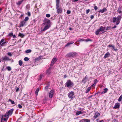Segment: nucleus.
Returning a JSON list of instances; mask_svg holds the SVG:
<instances>
[{
	"mask_svg": "<svg viewBox=\"0 0 122 122\" xmlns=\"http://www.w3.org/2000/svg\"><path fill=\"white\" fill-rule=\"evenodd\" d=\"M16 37L15 36V35H14L13 36V38H15V37Z\"/></svg>",
	"mask_w": 122,
	"mask_h": 122,
	"instance_id": "nucleus-63",
	"label": "nucleus"
},
{
	"mask_svg": "<svg viewBox=\"0 0 122 122\" xmlns=\"http://www.w3.org/2000/svg\"><path fill=\"white\" fill-rule=\"evenodd\" d=\"M18 107L20 109L21 108H22V106L20 104H19L18 105Z\"/></svg>",
	"mask_w": 122,
	"mask_h": 122,
	"instance_id": "nucleus-43",
	"label": "nucleus"
},
{
	"mask_svg": "<svg viewBox=\"0 0 122 122\" xmlns=\"http://www.w3.org/2000/svg\"><path fill=\"white\" fill-rule=\"evenodd\" d=\"M8 119H7V118H3V119L4 120V121H7V120Z\"/></svg>",
	"mask_w": 122,
	"mask_h": 122,
	"instance_id": "nucleus-55",
	"label": "nucleus"
},
{
	"mask_svg": "<svg viewBox=\"0 0 122 122\" xmlns=\"http://www.w3.org/2000/svg\"><path fill=\"white\" fill-rule=\"evenodd\" d=\"M74 1H73L74 2H76L78 0H73Z\"/></svg>",
	"mask_w": 122,
	"mask_h": 122,
	"instance_id": "nucleus-62",
	"label": "nucleus"
},
{
	"mask_svg": "<svg viewBox=\"0 0 122 122\" xmlns=\"http://www.w3.org/2000/svg\"><path fill=\"white\" fill-rule=\"evenodd\" d=\"M94 83H96L97 82V79H95L94 81Z\"/></svg>",
	"mask_w": 122,
	"mask_h": 122,
	"instance_id": "nucleus-51",
	"label": "nucleus"
},
{
	"mask_svg": "<svg viewBox=\"0 0 122 122\" xmlns=\"http://www.w3.org/2000/svg\"><path fill=\"white\" fill-rule=\"evenodd\" d=\"M110 54L108 52H107L105 55L104 58H105L107 57H108L110 56Z\"/></svg>",
	"mask_w": 122,
	"mask_h": 122,
	"instance_id": "nucleus-16",
	"label": "nucleus"
},
{
	"mask_svg": "<svg viewBox=\"0 0 122 122\" xmlns=\"http://www.w3.org/2000/svg\"><path fill=\"white\" fill-rule=\"evenodd\" d=\"M39 88H38L36 91L35 94L36 96H37L38 95V93L39 91Z\"/></svg>",
	"mask_w": 122,
	"mask_h": 122,
	"instance_id": "nucleus-25",
	"label": "nucleus"
},
{
	"mask_svg": "<svg viewBox=\"0 0 122 122\" xmlns=\"http://www.w3.org/2000/svg\"><path fill=\"white\" fill-rule=\"evenodd\" d=\"M54 93V91L53 90H51L49 94V97L50 98H52L53 96Z\"/></svg>",
	"mask_w": 122,
	"mask_h": 122,
	"instance_id": "nucleus-8",
	"label": "nucleus"
},
{
	"mask_svg": "<svg viewBox=\"0 0 122 122\" xmlns=\"http://www.w3.org/2000/svg\"><path fill=\"white\" fill-rule=\"evenodd\" d=\"M23 0H22L20 1H19L16 3L17 5H19L21 4L23 2Z\"/></svg>",
	"mask_w": 122,
	"mask_h": 122,
	"instance_id": "nucleus-22",
	"label": "nucleus"
},
{
	"mask_svg": "<svg viewBox=\"0 0 122 122\" xmlns=\"http://www.w3.org/2000/svg\"><path fill=\"white\" fill-rule=\"evenodd\" d=\"M40 59V58L39 57H38L36 58L35 59V60L36 61H39V60Z\"/></svg>",
	"mask_w": 122,
	"mask_h": 122,
	"instance_id": "nucleus-46",
	"label": "nucleus"
},
{
	"mask_svg": "<svg viewBox=\"0 0 122 122\" xmlns=\"http://www.w3.org/2000/svg\"><path fill=\"white\" fill-rule=\"evenodd\" d=\"M27 15L29 16H30L31 15V14H30V13L29 12H27Z\"/></svg>",
	"mask_w": 122,
	"mask_h": 122,
	"instance_id": "nucleus-49",
	"label": "nucleus"
},
{
	"mask_svg": "<svg viewBox=\"0 0 122 122\" xmlns=\"http://www.w3.org/2000/svg\"><path fill=\"white\" fill-rule=\"evenodd\" d=\"M67 77V76L66 75H65L64 76V78H66Z\"/></svg>",
	"mask_w": 122,
	"mask_h": 122,
	"instance_id": "nucleus-57",
	"label": "nucleus"
},
{
	"mask_svg": "<svg viewBox=\"0 0 122 122\" xmlns=\"http://www.w3.org/2000/svg\"><path fill=\"white\" fill-rule=\"evenodd\" d=\"M90 10L89 9L86 10V14H88L90 12Z\"/></svg>",
	"mask_w": 122,
	"mask_h": 122,
	"instance_id": "nucleus-48",
	"label": "nucleus"
},
{
	"mask_svg": "<svg viewBox=\"0 0 122 122\" xmlns=\"http://www.w3.org/2000/svg\"><path fill=\"white\" fill-rule=\"evenodd\" d=\"M99 29L101 31H104L105 30V27L101 26L100 27Z\"/></svg>",
	"mask_w": 122,
	"mask_h": 122,
	"instance_id": "nucleus-17",
	"label": "nucleus"
},
{
	"mask_svg": "<svg viewBox=\"0 0 122 122\" xmlns=\"http://www.w3.org/2000/svg\"><path fill=\"white\" fill-rule=\"evenodd\" d=\"M104 122V121H103V120H101L99 122Z\"/></svg>",
	"mask_w": 122,
	"mask_h": 122,
	"instance_id": "nucleus-60",
	"label": "nucleus"
},
{
	"mask_svg": "<svg viewBox=\"0 0 122 122\" xmlns=\"http://www.w3.org/2000/svg\"><path fill=\"white\" fill-rule=\"evenodd\" d=\"M7 54L9 56H12V54L10 52H9L8 53H7Z\"/></svg>",
	"mask_w": 122,
	"mask_h": 122,
	"instance_id": "nucleus-39",
	"label": "nucleus"
},
{
	"mask_svg": "<svg viewBox=\"0 0 122 122\" xmlns=\"http://www.w3.org/2000/svg\"><path fill=\"white\" fill-rule=\"evenodd\" d=\"M94 17V16L93 15H91V19H92Z\"/></svg>",
	"mask_w": 122,
	"mask_h": 122,
	"instance_id": "nucleus-53",
	"label": "nucleus"
},
{
	"mask_svg": "<svg viewBox=\"0 0 122 122\" xmlns=\"http://www.w3.org/2000/svg\"><path fill=\"white\" fill-rule=\"evenodd\" d=\"M111 27L110 26H107L106 29V30H110V29H111Z\"/></svg>",
	"mask_w": 122,
	"mask_h": 122,
	"instance_id": "nucleus-36",
	"label": "nucleus"
},
{
	"mask_svg": "<svg viewBox=\"0 0 122 122\" xmlns=\"http://www.w3.org/2000/svg\"><path fill=\"white\" fill-rule=\"evenodd\" d=\"M74 43L73 41L67 43L66 45L65 46H69L70 45L73 44Z\"/></svg>",
	"mask_w": 122,
	"mask_h": 122,
	"instance_id": "nucleus-20",
	"label": "nucleus"
},
{
	"mask_svg": "<svg viewBox=\"0 0 122 122\" xmlns=\"http://www.w3.org/2000/svg\"><path fill=\"white\" fill-rule=\"evenodd\" d=\"M108 47H112L113 48L114 50L115 51H117L118 50L117 49L115 48L114 46H112V45H108Z\"/></svg>",
	"mask_w": 122,
	"mask_h": 122,
	"instance_id": "nucleus-14",
	"label": "nucleus"
},
{
	"mask_svg": "<svg viewBox=\"0 0 122 122\" xmlns=\"http://www.w3.org/2000/svg\"><path fill=\"white\" fill-rule=\"evenodd\" d=\"M56 6V12L58 14H61L62 12V8L60 7V5Z\"/></svg>",
	"mask_w": 122,
	"mask_h": 122,
	"instance_id": "nucleus-4",
	"label": "nucleus"
},
{
	"mask_svg": "<svg viewBox=\"0 0 122 122\" xmlns=\"http://www.w3.org/2000/svg\"><path fill=\"white\" fill-rule=\"evenodd\" d=\"M73 85V82L70 80H68L65 84V87H71Z\"/></svg>",
	"mask_w": 122,
	"mask_h": 122,
	"instance_id": "nucleus-2",
	"label": "nucleus"
},
{
	"mask_svg": "<svg viewBox=\"0 0 122 122\" xmlns=\"http://www.w3.org/2000/svg\"><path fill=\"white\" fill-rule=\"evenodd\" d=\"M9 116L8 115V114H5L4 115V117H6V118H7V119H8L9 118Z\"/></svg>",
	"mask_w": 122,
	"mask_h": 122,
	"instance_id": "nucleus-40",
	"label": "nucleus"
},
{
	"mask_svg": "<svg viewBox=\"0 0 122 122\" xmlns=\"http://www.w3.org/2000/svg\"><path fill=\"white\" fill-rule=\"evenodd\" d=\"M82 113V112L81 111H78L77 112L76 114V115H78L79 114H81Z\"/></svg>",
	"mask_w": 122,
	"mask_h": 122,
	"instance_id": "nucleus-30",
	"label": "nucleus"
},
{
	"mask_svg": "<svg viewBox=\"0 0 122 122\" xmlns=\"http://www.w3.org/2000/svg\"><path fill=\"white\" fill-rule=\"evenodd\" d=\"M91 89V88L90 87H88V88L86 89V93H88L90 91V90Z\"/></svg>",
	"mask_w": 122,
	"mask_h": 122,
	"instance_id": "nucleus-26",
	"label": "nucleus"
},
{
	"mask_svg": "<svg viewBox=\"0 0 122 122\" xmlns=\"http://www.w3.org/2000/svg\"><path fill=\"white\" fill-rule=\"evenodd\" d=\"M19 88H17L16 89V92H18L19 90Z\"/></svg>",
	"mask_w": 122,
	"mask_h": 122,
	"instance_id": "nucleus-56",
	"label": "nucleus"
},
{
	"mask_svg": "<svg viewBox=\"0 0 122 122\" xmlns=\"http://www.w3.org/2000/svg\"><path fill=\"white\" fill-rule=\"evenodd\" d=\"M122 18L121 16V15H118L117 17H113L112 22L113 23H116V25H118L119 24Z\"/></svg>",
	"mask_w": 122,
	"mask_h": 122,
	"instance_id": "nucleus-1",
	"label": "nucleus"
},
{
	"mask_svg": "<svg viewBox=\"0 0 122 122\" xmlns=\"http://www.w3.org/2000/svg\"><path fill=\"white\" fill-rule=\"evenodd\" d=\"M16 122H21L20 121H19L18 120H17Z\"/></svg>",
	"mask_w": 122,
	"mask_h": 122,
	"instance_id": "nucleus-64",
	"label": "nucleus"
},
{
	"mask_svg": "<svg viewBox=\"0 0 122 122\" xmlns=\"http://www.w3.org/2000/svg\"><path fill=\"white\" fill-rule=\"evenodd\" d=\"M19 36L21 37H22L24 36V35L23 34L20 33L19 34Z\"/></svg>",
	"mask_w": 122,
	"mask_h": 122,
	"instance_id": "nucleus-28",
	"label": "nucleus"
},
{
	"mask_svg": "<svg viewBox=\"0 0 122 122\" xmlns=\"http://www.w3.org/2000/svg\"><path fill=\"white\" fill-rule=\"evenodd\" d=\"M8 101L9 102H11V104H15V102H14V101H13L11 100L10 99H9Z\"/></svg>",
	"mask_w": 122,
	"mask_h": 122,
	"instance_id": "nucleus-27",
	"label": "nucleus"
},
{
	"mask_svg": "<svg viewBox=\"0 0 122 122\" xmlns=\"http://www.w3.org/2000/svg\"><path fill=\"white\" fill-rule=\"evenodd\" d=\"M95 85L96 84H94L92 85V86H95Z\"/></svg>",
	"mask_w": 122,
	"mask_h": 122,
	"instance_id": "nucleus-61",
	"label": "nucleus"
},
{
	"mask_svg": "<svg viewBox=\"0 0 122 122\" xmlns=\"http://www.w3.org/2000/svg\"><path fill=\"white\" fill-rule=\"evenodd\" d=\"M7 68L8 71H10L11 70V68L10 67L8 66L7 67Z\"/></svg>",
	"mask_w": 122,
	"mask_h": 122,
	"instance_id": "nucleus-35",
	"label": "nucleus"
},
{
	"mask_svg": "<svg viewBox=\"0 0 122 122\" xmlns=\"http://www.w3.org/2000/svg\"><path fill=\"white\" fill-rule=\"evenodd\" d=\"M43 77V75H41L40 76V80H41V79Z\"/></svg>",
	"mask_w": 122,
	"mask_h": 122,
	"instance_id": "nucleus-50",
	"label": "nucleus"
},
{
	"mask_svg": "<svg viewBox=\"0 0 122 122\" xmlns=\"http://www.w3.org/2000/svg\"><path fill=\"white\" fill-rule=\"evenodd\" d=\"M50 25H46L45 26L44 28L42 30L43 31H44L45 30H47L50 27Z\"/></svg>",
	"mask_w": 122,
	"mask_h": 122,
	"instance_id": "nucleus-13",
	"label": "nucleus"
},
{
	"mask_svg": "<svg viewBox=\"0 0 122 122\" xmlns=\"http://www.w3.org/2000/svg\"><path fill=\"white\" fill-rule=\"evenodd\" d=\"M50 86V85L49 84H48L47 85V86H46V87H45V89L46 90H47L48 87H49Z\"/></svg>",
	"mask_w": 122,
	"mask_h": 122,
	"instance_id": "nucleus-41",
	"label": "nucleus"
},
{
	"mask_svg": "<svg viewBox=\"0 0 122 122\" xmlns=\"http://www.w3.org/2000/svg\"><path fill=\"white\" fill-rule=\"evenodd\" d=\"M46 73L48 74H49L51 73V71L50 70H47L46 71Z\"/></svg>",
	"mask_w": 122,
	"mask_h": 122,
	"instance_id": "nucleus-34",
	"label": "nucleus"
},
{
	"mask_svg": "<svg viewBox=\"0 0 122 122\" xmlns=\"http://www.w3.org/2000/svg\"><path fill=\"white\" fill-rule=\"evenodd\" d=\"M9 35L10 36H12L13 35V33H9Z\"/></svg>",
	"mask_w": 122,
	"mask_h": 122,
	"instance_id": "nucleus-42",
	"label": "nucleus"
},
{
	"mask_svg": "<svg viewBox=\"0 0 122 122\" xmlns=\"http://www.w3.org/2000/svg\"><path fill=\"white\" fill-rule=\"evenodd\" d=\"M60 0H56V6L60 5Z\"/></svg>",
	"mask_w": 122,
	"mask_h": 122,
	"instance_id": "nucleus-21",
	"label": "nucleus"
},
{
	"mask_svg": "<svg viewBox=\"0 0 122 122\" xmlns=\"http://www.w3.org/2000/svg\"><path fill=\"white\" fill-rule=\"evenodd\" d=\"M57 61V59L56 57L52 59L50 64L51 66H53L54 64Z\"/></svg>",
	"mask_w": 122,
	"mask_h": 122,
	"instance_id": "nucleus-7",
	"label": "nucleus"
},
{
	"mask_svg": "<svg viewBox=\"0 0 122 122\" xmlns=\"http://www.w3.org/2000/svg\"><path fill=\"white\" fill-rule=\"evenodd\" d=\"M71 12V11L69 10H68L67 11V13L68 14H70Z\"/></svg>",
	"mask_w": 122,
	"mask_h": 122,
	"instance_id": "nucleus-47",
	"label": "nucleus"
},
{
	"mask_svg": "<svg viewBox=\"0 0 122 122\" xmlns=\"http://www.w3.org/2000/svg\"><path fill=\"white\" fill-rule=\"evenodd\" d=\"M107 10V9L106 8H104L100 10L99 12L102 13L106 11Z\"/></svg>",
	"mask_w": 122,
	"mask_h": 122,
	"instance_id": "nucleus-15",
	"label": "nucleus"
},
{
	"mask_svg": "<svg viewBox=\"0 0 122 122\" xmlns=\"http://www.w3.org/2000/svg\"><path fill=\"white\" fill-rule=\"evenodd\" d=\"M94 9L95 10H97V9L98 7H97V6H95L94 7Z\"/></svg>",
	"mask_w": 122,
	"mask_h": 122,
	"instance_id": "nucleus-52",
	"label": "nucleus"
},
{
	"mask_svg": "<svg viewBox=\"0 0 122 122\" xmlns=\"http://www.w3.org/2000/svg\"><path fill=\"white\" fill-rule=\"evenodd\" d=\"M46 16L47 17H49L50 16V15L49 14H47L46 15Z\"/></svg>",
	"mask_w": 122,
	"mask_h": 122,
	"instance_id": "nucleus-44",
	"label": "nucleus"
},
{
	"mask_svg": "<svg viewBox=\"0 0 122 122\" xmlns=\"http://www.w3.org/2000/svg\"><path fill=\"white\" fill-rule=\"evenodd\" d=\"M3 116L1 118V122H2V120H3Z\"/></svg>",
	"mask_w": 122,
	"mask_h": 122,
	"instance_id": "nucleus-58",
	"label": "nucleus"
},
{
	"mask_svg": "<svg viewBox=\"0 0 122 122\" xmlns=\"http://www.w3.org/2000/svg\"><path fill=\"white\" fill-rule=\"evenodd\" d=\"M19 65L20 66H21L22 65L23 63L20 60L19 61Z\"/></svg>",
	"mask_w": 122,
	"mask_h": 122,
	"instance_id": "nucleus-31",
	"label": "nucleus"
},
{
	"mask_svg": "<svg viewBox=\"0 0 122 122\" xmlns=\"http://www.w3.org/2000/svg\"><path fill=\"white\" fill-rule=\"evenodd\" d=\"M117 27V26L116 25H114V26L112 27V28H116Z\"/></svg>",
	"mask_w": 122,
	"mask_h": 122,
	"instance_id": "nucleus-59",
	"label": "nucleus"
},
{
	"mask_svg": "<svg viewBox=\"0 0 122 122\" xmlns=\"http://www.w3.org/2000/svg\"><path fill=\"white\" fill-rule=\"evenodd\" d=\"M121 8L120 6H119L118 8V9L117 10L118 12L120 14H121L122 11L121 10Z\"/></svg>",
	"mask_w": 122,
	"mask_h": 122,
	"instance_id": "nucleus-23",
	"label": "nucleus"
},
{
	"mask_svg": "<svg viewBox=\"0 0 122 122\" xmlns=\"http://www.w3.org/2000/svg\"><path fill=\"white\" fill-rule=\"evenodd\" d=\"M122 99V95H121L119 97L118 99V101L119 102H120L121 101Z\"/></svg>",
	"mask_w": 122,
	"mask_h": 122,
	"instance_id": "nucleus-33",
	"label": "nucleus"
},
{
	"mask_svg": "<svg viewBox=\"0 0 122 122\" xmlns=\"http://www.w3.org/2000/svg\"><path fill=\"white\" fill-rule=\"evenodd\" d=\"M14 109H11L9 110L8 111H7L6 114H8L9 116H11L12 113Z\"/></svg>",
	"mask_w": 122,
	"mask_h": 122,
	"instance_id": "nucleus-9",
	"label": "nucleus"
},
{
	"mask_svg": "<svg viewBox=\"0 0 122 122\" xmlns=\"http://www.w3.org/2000/svg\"><path fill=\"white\" fill-rule=\"evenodd\" d=\"M24 60L25 61H27L29 60V58L27 57H25L24 58Z\"/></svg>",
	"mask_w": 122,
	"mask_h": 122,
	"instance_id": "nucleus-38",
	"label": "nucleus"
},
{
	"mask_svg": "<svg viewBox=\"0 0 122 122\" xmlns=\"http://www.w3.org/2000/svg\"><path fill=\"white\" fill-rule=\"evenodd\" d=\"M101 31H100V30H99V29H98L96 32V34L97 35H98V34H99V33Z\"/></svg>",
	"mask_w": 122,
	"mask_h": 122,
	"instance_id": "nucleus-24",
	"label": "nucleus"
},
{
	"mask_svg": "<svg viewBox=\"0 0 122 122\" xmlns=\"http://www.w3.org/2000/svg\"><path fill=\"white\" fill-rule=\"evenodd\" d=\"M85 40V41L86 42H87L89 41H92L91 40H90L89 39H86V40Z\"/></svg>",
	"mask_w": 122,
	"mask_h": 122,
	"instance_id": "nucleus-45",
	"label": "nucleus"
},
{
	"mask_svg": "<svg viewBox=\"0 0 122 122\" xmlns=\"http://www.w3.org/2000/svg\"><path fill=\"white\" fill-rule=\"evenodd\" d=\"M100 115V113L98 112H96L95 114V115L93 117L95 118H97Z\"/></svg>",
	"mask_w": 122,
	"mask_h": 122,
	"instance_id": "nucleus-18",
	"label": "nucleus"
},
{
	"mask_svg": "<svg viewBox=\"0 0 122 122\" xmlns=\"http://www.w3.org/2000/svg\"><path fill=\"white\" fill-rule=\"evenodd\" d=\"M104 91L102 92V93H104L106 92H107L108 90V89L107 88H105L104 90Z\"/></svg>",
	"mask_w": 122,
	"mask_h": 122,
	"instance_id": "nucleus-32",
	"label": "nucleus"
},
{
	"mask_svg": "<svg viewBox=\"0 0 122 122\" xmlns=\"http://www.w3.org/2000/svg\"><path fill=\"white\" fill-rule=\"evenodd\" d=\"M68 95L69 98L72 99L74 96V92L72 91H71L68 94Z\"/></svg>",
	"mask_w": 122,
	"mask_h": 122,
	"instance_id": "nucleus-6",
	"label": "nucleus"
},
{
	"mask_svg": "<svg viewBox=\"0 0 122 122\" xmlns=\"http://www.w3.org/2000/svg\"><path fill=\"white\" fill-rule=\"evenodd\" d=\"M44 22L43 23L44 25H50V21L49 20L45 18L44 19Z\"/></svg>",
	"mask_w": 122,
	"mask_h": 122,
	"instance_id": "nucleus-5",
	"label": "nucleus"
},
{
	"mask_svg": "<svg viewBox=\"0 0 122 122\" xmlns=\"http://www.w3.org/2000/svg\"><path fill=\"white\" fill-rule=\"evenodd\" d=\"M25 21H23L20 23V27H23L25 25Z\"/></svg>",
	"mask_w": 122,
	"mask_h": 122,
	"instance_id": "nucleus-19",
	"label": "nucleus"
},
{
	"mask_svg": "<svg viewBox=\"0 0 122 122\" xmlns=\"http://www.w3.org/2000/svg\"><path fill=\"white\" fill-rule=\"evenodd\" d=\"M120 104L118 103H116L115 104V106L113 107L114 109H116L117 108H119L120 107Z\"/></svg>",
	"mask_w": 122,
	"mask_h": 122,
	"instance_id": "nucleus-10",
	"label": "nucleus"
},
{
	"mask_svg": "<svg viewBox=\"0 0 122 122\" xmlns=\"http://www.w3.org/2000/svg\"><path fill=\"white\" fill-rule=\"evenodd\" d=\"M90 120H89L84 119L80 121V122H90Z\"/></svg>",
	"mask_w": 122,
	"mask_h": 122,
	"instance_id": "nucleus-12",
	"label": "nucleus"
},
{
	"mask_svg": "<svg viewBox=\"0 0 122 122\" xmlns=\"http://www.w3.org/2000/svg\"><path fill=\"white\" fill-rule=\"evenodd\" d=\"M78 41H85V40L84 39H81V40H78Z\"/></svg>",
	"mask_w": 122,
	"mask_h": 122,
	"instance_id": "nucleus-54",
	"label": "nucleus"
},
{
	"mask_svg": "<svg viewBox=\"0 0 122 122\" xmlns=\"http://www.w3.org/2000/svg\"><path fill=\"white\" fill-rule=\"evenodd\" d=\"M31 50L30 49H29L26 50L25 52L27 53H30L31 52Z\"/></svg>",
	"mask_w": 122,
	"mask_h": 122,
	"instance_id": "nucleus-29",
	"label": "nucleus"
},
{
	"mask_svg": "<svg viewBox=\"0 0 122 122\" xmlns=\"http://www.w3.org/2000/svg\"><path fill=\"white\" fill-rule=\"evenodd\" d=\"M2 59L4 61H9L10 60L9 58L7 56H5L3 57Z\"/></svg>",
	"mask_w": 122,
	"mask_h": 122,
	"instance_id": "nucleus-11",
	"label": "nucleus"
},
{
	"mask_svg": "<svg viewBox=\"0 0 122 122\" xmlns=\"http://www.w3.org/2000/svg\"><path fill=\"white\" fill-rule=\"evenodd\" d=\"M77 55V54L75 52H70L67 54L66 55L67 56L69 57H72L76 56Z\"/></svg>",
	"mask_w": 122,
	"mask_h": 122,
	"instance_id": "nucleus-3",
	"label": "nucleus"
},
{
	"mask_svg": "<svg viewBox=\"0 0 122 122\" xmlns=\"http://www.w3.org/2000/svg\"><path fill=\"white\" fill-rule=\"evenodd\" d=\"M29 19V18L28 17H26L24 19V21H27Z\"/></svg>",
	"mask_w": 122,
	"mask_h": 122,
	"instance_id": "nucleus-37",
	"label": "nucleus"
}]
</instances>
